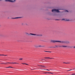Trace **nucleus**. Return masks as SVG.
Masks as SVG:
<instances>
[{"instance_id": "nucleus-17", "label": "nucleus", "mask_w": 75, "mask_h": 75, "mask_svg": "<svg viewBox=\"0 0 75 75\" xmlns=\"http://www.w3.org/2000/svg\"><path fill=\"white\" fill-rule=\"evenodd\" d=\"M24 64H25L26 65H28V64H26V63H24Z\"/></svg>"}, {"instance_id": "nucleus-25", "label": "nucleus", "mask_w": 75, "mask_h": 75, "mask_svg": "<svg viewBox=\"0 0 75 75\" xmlns=\"http://www.w3.org/2000/svg\"><path fill=\"white\" fill-rule=\"evenodd\" d=\"M1 0H0V1H1Z\"/></svg>"}, {"instance_id": "nucleus-1", "label": "nucleus", "mask_w": 75, "mask_h": 75, "mask_svg": "<svg viewBox=\"0 0 75 75\" xmlns=\"http://www.w3.org/2000/svg\"><path fill=\"white\" fill-rule=\"evenodd\" d=\"M52 42H61V41H55L54 40H52Z\"/></svg>"}, {"instance_id": "nucleus-2", "label": "nucleus", "mask_w": 75, "mask_h": 75, "mask_svg": "<svg viewBox=\"0 0 75 75\" xmlns=\"http://www.w3.org/2000/svg\"><path fill=\"white\" fill-rule=\"evenodd\" d=\"M55 12H57V13H60V11H59V10L58 9H56Z\"/></svg>"}, {"instance_id": "nucleus-18", "label": "nucleus", "mask_w": 75, "mask_h": 75, "mask_svg": "<svg viewBox=\"0 0 75 75\" xmlns=\"http://www.w3.org/2000/svg\"><path fill=\"white\" fill-rule=\"evenodd\" d=\"M66 21H69V20H66Z\"/></svg>"}, {"instance_id": "nucleus-13", "label": "nucleus", "mask_w": 75, "mask_h": 75, "mask_svg": "<svg viewBox=\"0 0 75 75\" xmlns=\"http://www.w3.org/2000/svg\"><path fill=\"white\" fill-rule=\"evenodd\" d=\"M3 54H0V56H3Z\"/></svg>"}, {"instance_id": "nucleus-10", "label": "nucleus", "mask_w": 75, "mask_h": 75, "mask_svg": "<svg viewBox=\"0 0 75 75\" xmlns=\"http://www.w3.org/2000/svg\"><path fill=\"white\" fill-rule=\"evenodd\" d=\"M3 56H7V55H3Z\"/></svg>"}, {"instance_id": "nucleus-8", "label": "nucleus", "mask_w": 75, "mask_h": 75, "mask_svg": "<svg viewBox=\"0 0 75 75\" xmlns=\"http://www.w3.org/2000/svg\"><path fill=\"white\" fill-rule=\"evenodd\" d=\"M25 34L26 35H28V33H25Z\"/></svg>"}, {"instance_id": "nucleus-7", "label": "nucleus", "mask_w": 75, "mask_h": 75, "mask_svg": "<svg viewBox=\"0 0 75 75\" xmlns=\"http://www.w3.org/2000/svg\"><path fill=\"white\" fill-rule=\"evenodd\" d=\"M21 18V17H16V18H13L14 19H15L16 18Z\"/></svg>"}, {"instance_id": "nucleus-16", "label": "nucleus", "mask_w": 75, "mask_h": 75, "mask_svg": "<svg viewBox=\"0 0 75 75\" xmlns=\"http://www.w3.org/2000/svg\"><path fill=\"white\" fill-rule=\"evenodd\" d=\"M62 20H65V19H62Z\"/></svg>"}, {"instance_id": "nucleus-22", "label": "nucleus", "mask_w": 75, "mask_h": 75, "mask_svg": "<svg viewBox=\"0 0 75 75\" xmlns=\"http://www.w3.org/2000/svg\"><path fill=\"white\" fill-rule=\"evenodd\" d=\"M67 11V12H68V11Z\"/></svg>"}, {"instance_id": "nucleus-4", "label": "nucleus", "mask_w": 75, "mask_h": 75, "mask_svg": "<svg viewBox=\"0 0 75 75\" xmlns=\"http://www.w3.org/2000/svg\"><path fill=\"white\" fill-rule=\"evenodd\" d=\"M5 1H9V2H11V0H5Z\"/></svg>"}, {"instance_id": "nucleus-12", "label": "nucleus", "mask_w": 75, "mask_h": 75, "mask_svg": "<svg viewBox=\"0 0 75 75\" xmlns=\"http://www.w3.org/2000/svg\"><path fill=\"white\" fill-rule=\"evenodd\" d=\"M32 34V35H35V34Z\"/></svg>"}, {"instance_id": "nucleus-6", "label": "nucleus", "mask_w": 75, "mask_h": 75, "mask_svg": "<svg viewBox=\"0 0 75 75\" xmlns=\"http://www.w3.org/2000/svg\"><path fill=\"white\" fill-rule=\"evenodd\" d=\"M16 0H13V1L11 0V2L13 3L14 2H15Z\"/></svg>"}, {"instance_id": "nucleus-9", "label": "nucleus", "mask_w": 75, "mask_h": 75, "mask_svg": "<svg viewBox=\"0 0 75 75\" xmlns=\"http://www.w3.org/2000/svg\"><path fill=\"white\" fill-rule=\"evenodd\" d=\"M19 60H23V58H21L19 59Z\"/></svg>"}, {"instance_id": "nucleus-14", "label": "nucleus", "mask_w": 75, "mask_h": 75, "mask_svg": "<svg viewBox=\"0 0 75 75\" xmlns=\"http://www.w3.org/2000/svg\"><path fill=\"white\" fill-rule=\"evenodd\" d=\"M10 67V68H13V67Z\"/></svg>"}, {"instance_id": "nucleus-5", "label": "nucleus", "mask_w": 75, "mask_h": 75, "mask_svg": "<svg viewBox=\"0 0 75 75\" xmlns=\"http://www.w3.org/2000/svg\"><path fill=\"white\" fill-rule=\"evenodd\" d=\"M52 12H55L56 9H53L52 10Z\"/></svg>"}, {"instance_id": "nucleus-11", "label": "nucleus", "mask_w": 75, "mask_h": 75, "mask_svg": "<svg viewBox=\"0 0 75 75\" xmlns=\"http://www.w3.org/2000/svg\"><path fill=\"white\" fill-rule=\"evenodd\" d=\"M6 68H10V67H6Z\"/></svg>"}, {"instance_id": "nucleus-19", "label": "nucleus", "mask_w": 75, "mask_h": 75, "mask_svg": "<svg viewBox=\"0 0 75 75\" xmlns=\"http://www.w3.org/2000/svg\"><path fill=\"white\" fill-rule=\"evenodd\" d=\"M23 24H24V23H22V25H23Z\"/></svg>"}, {"instance_id": "nucleus-15", "label": "nucleus", "mask_w": 75, "mask_h": 75, "mask_svg": "<svg viewBox=\"0 0 75 75\" xmlns=\"http://www.w3.org/2000/svg\"><path fill=\"white\" fill-rule=\"evenodd\" d=\"M2 64H6L5 63H1Z\"/></svg>"}, {"instance_id": "nucleus-24", "label": "nucleus", "mask_w": 75, "mask_h": 75, "mask_svg": "<svg viewBox=\"0 0 75 75\" xmlns=\"http://www.w3.org/2000/svg\"><path fill=\"white\" fill-rule=\"evenodd\" d=\"M47 70V71H49V70Z\"/></svg>"}, {"instance_id": "nucleus-21", "label": "nucleus", "mask_w": 75, "mask_h": 75, "mask_svg": "<svg viewBox=\"0 0 75 75\" xmlns=\"http://www.w3.org/2000/svg\"><path fill=\"white\" fill-rule=\"evenodd\" d=\"M22 64H25L24 63H22Z\"/></svg>"}, {"instance_id": "nucleus-23", "label": "nucleus", "mask_w": 75, "mask_h": 75, "mask_svg": "<svg viewBox=\"0 0 75 75\" xmlns=\"http://www.w3.org/2000/svg\"><path fill=\"white\" fill-rule=\"evenodd\" d=\"M26 25H28L26 23Z\"/></svg>"}, {"instance_id": "nucleus-3", "label": "nucleus", "mask_w": 75, "mask_h": 75, "mask_svg": "<svg viewBox=\"0 0 75 75\" xmlns=\"http://www.w3.org/2000/svg\"><path fill=\"white\" fill-rule=\"evenodd\" d=\"M8 63L9 64H18V63H15V62H11V63L8 62Z\"/></svg>"}, {"instance_id": "nucleus-20", "label": "nucleus", "mask_w": 75, "mask_h": 75, "mask_svg": "<svg viewBox=\"0 0 75 75\" xmlns=\"http://www.w3.org/2000/svg\"><path fill=\"white\" fill-rule=\"evenodd\" d=\"M49 73V74H51V73Z\"/></svg>"}]
</instances>
